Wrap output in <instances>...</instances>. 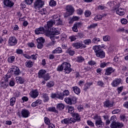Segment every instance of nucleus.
Segmentation results:
<instances>
[{
	"mask_svg": "<svg viewBox=\"0 0 128 128\" xmlns=\"http://www.w3.org/2000/svg\"><path fill=\"white\" fill-rule=\"evenodd\" d=\"M66 10V14L64 16L65 18H68L69 16H72V14L74 12V8L70 5H68L65 8Z\"/></svg>",
	"mask_w": 128,
	"mask_h": 128,
	"instance_id": "3",
	"label": "nucleus"
},
{
	"mask_svg": "<svg viewBox=\"0 0 128 128\" xmlns=\"http://www.w3.org/2000/svg\"><path fill=\"white\" fill-rule=\"evenodd\" d=\"M50 96L52 98H58L59 100H64V96H62V93H52Z\"/></svg>",
	"mask_w": 128,
	"mask_h": 128,
	"instance_id": "9",
	"label": "nucleus"
},
{
	"mask_svg": "<svg viewBox=\"0 0 128 128\" xmlns=\"http://www.w3.org/2000/svg\"><path fill=\"white\" fill-rule=\"evenodd\" d=\"M97 58H104L106 56V53L102 50H100L96 54Z\"/></svg>",
	"mask_w": 128,
	"mask_h": 128,
	"instance_id": "20",
	"label": "nucleus"
},
{
	"mask_svg": "<svg viewBox=\"0 0 128 128\" xmlns=\"http://www.w3.org/2000/svg\"><path fill=\"white\" fill-rule=\"evenodd\" d=\"M56 70L57 72H62V70H64V66H62V64L58 66Z\"/></svg>",
	"mask_w": 128,
	"mask_h": 128,
	"instance_id": "50",
	"label": "nucleus"
},
{
	"mask_svg": "<svg viewBox=\"0 0 128 128\" xmlns=\"http://www.w3.org/2000/svg\"><path fill=\"white\" fill-rule=\"evenodd\" d=\"M18 44V40L14 36H10L8 40V44L10 46H16Z\"/></svg>",
	"mask_w": 128,
	"mask_h": 128,
	"instance_id": "7",
	"label": "nucleus"
},
{
	"mask_svg": "<svg viewBox=\"0 0 128 128\" xmlns=\"http://www.w3.org/2000/svg\"><path fill=\"white\" fill-rule=\"evenodd\" d=\"M62 50L60 47L56 48L54 50L52 51V54H62Z\"/></svg>",
	"mask_w": 128,
	"mask_h": 128,
	"instance_id": "30",
	"label": "nucleus"
},
{
	"mask_svg": "<svg viewBox=\"0 0 128 128\" xmlns=\"http://www.w3.org/2000/svg\"><path fill=\"white\" fill-rule=\"evenodd\" d=\"M94 20L96 21L102 20V16L100 14H98V15L95 16Z\"/></svg>",
	"mask_w": 128,
	"mask_h": 128,
	"instance_id": "47",
	"label": "nucleus"
},
{
	"mask_svg": "<svg viewBox=\"0 0 128 128\" xmlns=\"http://www.w3.org/2000/svg\"><path fill=\"white\" fill-rule=\"evenodd\" d=\"M116 14H118V16H124V8H119L116 10Z\"/></svg>",
	"mask_w": 128,
	"mask_h": 128,
	"instance_id": "25",
	"label": "nucleus"
},
{
	"mask_svg": "<svg viewBox=\"0 0 128 128\" xmlns=\"http://www.w3.org/2000/svg\"><path fill=\"white\" fill-rule=\"evenodd\" d=\"M40 12H41L42 14H47L46 9V8L42 9Z\"/></svg>",
	"mask_w": 128,
	"mask_h": 128,
	"instance_id": "64",
	"label": "nucleus"
},
{
	"mask_svg": "<svg viewBox=\"0 0 128 128\" xmlns=\"http://www.w3.org/2000/svg\"><path fill=\"white\" fill-rule=\"evenodd\" d=\"M38 58V54H32L30 56V58H32V60H36Z\"/></svg>",
	"mask_w": 128,
	"mask_h": 128,
	"instance_id": "63",
	"label": "nucleus"
},
{
	"mask_svg": "<svg viewBox=\"0 0 128 128\" xmlns=\"http://www.w3.org/2000/svg\"><path fill=\"white\" fill-rule=\"evenodd\" d=\"M103 40L104 42H110V36L108 35L104 36Z\"/></svg>",
	"mask_w": 128,
	"mask_h": 128,
	"instance_id": "46",
	"label": "nucleus"
},
{
	"mask_svg": "<svg viewBox=\"0 0 128 128\" xmlns=\"http://www.w3.org/2000/svg\"><path fill=\"white\" fill-rule=\"evenodd\" d=\"M55 24L56 20H50V21H48L47 22L46 26H44L46 28V30H50V28Z\"/></svg>",
	"mask_w": 128,
	"mask_h": 128,
	"instance_id": "10",
	"label": "nucleus"
},
{
	"mask_svg": "<svg viewBox=\"0 0 128 128\" xmlns=\"http://www.w3.org/2000/svg\"><path fill=\"white\" fill-rule=\"evenodd\" d=\"M53 35L51 36L50 37V40H54V38H58V36H56V34H60V32L56 31V28H54L53 31Z\"/></svg>",
	"mask_w": 128,
	"mask_h": 128,
	"instance_id": "17",
	"label": "nucleus"
},
{
	"mask_svg": "<svg viewBox=\"0 0 128 128\" xmlns=\"http://www.w3.org/2000/svg\"><path fill=\"white\" fill-rule=\"evenodd\" d=\"M46 74V70L44 69L40 70L38 72V78H42Z\"/></svg>",
	"mask_w": 128,
	"mask_h": 128,
	"instance_id": "18",
	"label": "nucleus"
},
{
	"mask_svg": "<svg viewBox=\"0 0 128 128\" xmlns=\"http://www.w3.org/2000/svg\"><path fill=\"white\" fill-rule=\"evenodd\" d=\"M15 58H16L14 57V56H10L8 59V62H10V64H12V62H14Z\"/></svg>",
	"mask_w": 128,
	"mask_h": 128,
	"instance_id": "51",
	"label": "nucleus"
},
{
	"mask_svg": "<svg viewBox=\"0 0 128 128\" xmlns=\"http://www.w3.org/2000/svg\"><path fill=\"white\" fill-rule=\"evenodd\" d=\"M25 66H26V68H32V66H34V62H32L30 60H28L26 61V62L25 63Z\"/></svg>",
	"mask_w": 128,
	"mask_h": 128,
	"instance_id": "24",
	"label": "nucleus"
},
{
	"mask_svg": "<svg viewBox=\"0 0 128 128\" xmlns=\"http://www.w3.org/2000/svg\"><path fill=\"white\" fill-rule=\"evenodd\" d=\"M16 97H12L10 99V106H14V104H16Z\"/></svg>",
	"mask_w": 128,
	"mask_h": 128,
	"instance_id": "34",
	"label": "nucleus"
},
{
	"mask_svg": "<svg viewBox=\"0 0 128 128\" xmlns=\"http://www.w3.org/2000/svg\"><path fill=\"white\" fill-rule=\"evenodd\" d=\"M44 46V43L37 42L38 48H42Z\"/></svg>",
	"mask_w": 128,
	"mask_h": 128,
	"instance_id": "62",
	"label": "nucleus"
},
{
	"mask_svg": "<svg viewBox=\"0 0 128 128\" xmlns=\"http://www.w3.org/2000/svg\"><path fill=\"white\" fill-rule=\"evenodd\" d=\"M56 108L58 110H62L64 109V104L62 103L57 104Z\"/></svg>",
	"mask_w": 128,
	"mask_h": 128,
	"instance_id": "29",
	"label": "nucleus"
},
{
	"mask_svg": "<svg viewBox=\"0 0 128 128\" xmlns=\"http://www.w3.org/2000/svg\"><path fill=\"white\" fill-rule=\"evenodd\" d=\"M10 72L12 74L19 76L20 74V70L18 67L16 66H12L10 68Z\"/></svg>",
	"mask_w": 128,
	"mask_h": 128,
	"instance_id": "6",
	"label": "nucleus"
},
{
	"mask_svg": "<svg viewBox=\"0 0 128 128\" xmlns=\"http://www.w3.org/2000/svg\"><path fill=\"white\" fill-rule=\"evenodd\" d=\"M72 116L73 118H76V120H80V114L78 113L74 112L72 114Z\"/></svg>",
	"mask_w": 128,
	"mask_h": 128,
	"instance_id": "38",
	"label": "nucleus"
},
{
	"mask_svg": "<svg viewBox=\"0 0 128 128\" xmlns=\"http://www.w3.org/2000/svg\"><path fill=\"white\" fill-rule=\"evenodd\" d=\"M84 60V58L82 56H78L76 60V62H82Z\"/></svg>",
	"mask_w": 128,
	"mask_h": 128,
	"instance_id": "54",
	"label": "nucleus"
},
{
	"mask_svg": "<svg viewBox=\"0 0 128 128\" xmlns=\"http://www.w3.org/2000/svg\"><path fill=\"white\" fill-rule=\"evenodd\" d=\"M62 95L63 96V98L64 96H70V91H68V90H64Z\"/></svg>",
	"mask_w": 128,
	"mask_h": 128,
	"instance_id": "53",
	"label": "nucleus"
},
{
	"mask_svg": "<svg viewBox=\"0 0 128 128\" xmlns=\"http://www.w3.org/2000/svg\"><path fill=\"white\" fill-rule=\"evenodd\" d=\"M17 54H24V51L22 49L18 48L16 50Z\"/></svg>",
	"mask_w": 128,
	"mask_h": 128,
	"instance_id": "58",
	"label": "nucleus"
},
{
	"mask_svg": "<svg viewBox=\"0 0 128 128\" xmlns=\"http://www.w3.org/2000/svg\"><path fill=\"white\" fill-rule=\"evenodd\" d=\"M63 70L65 74H68L71 72H72V68H70V64L68 62L62 63Z\"/></svg>",
	"mask_w": 128,
	"mask_h": 128,
	"instance_id": "4",
	"label": "nucleus"
},
{
	"mask_svg": "<svg viewBox=\"0 0 128 128\" xmlns=\"http://www.w3.org/2000/svg\"><path fill=\"white\" fill-rule=\"evenodd\" d=\"M76 13L80 16L84 14V10L80 8H78L76 10Z\"/></svg>",
	"mask_w": 128,
	"mask_h": 128,
	"instance_id": "61",
	"label": "nucleus"
},
{
	"mask_svg": "<svg viewBox=\"0 0 128 128\" xmlns=\"http://www.w3.org/2000/svg\"><path fill=\"white\" fill-rule=\"evenodd\" d=\"M16 82L17 84H24V79L22 77L16 76Z\"/></svg>",
	"mask_w": 128,
	"mask_h": 128,
	"instance_id": "23",
	"label": "nucleus"
},
{
	"mask_svg": "<svg viewBox=\"0 0 128 128\" xmlns=\"http://www.w3.org/2000/svg\"><path fill=\"white\" fill-rule=\"evenodd\" d=\"M4 4L7 8H12L14 6V2L11 0H4Z\"/></svg>",
	"mask_w": 128,
	"mask_h": 128,
	"instance_id": "14",
	"label": "nucleus"
},
{
	"mask_svg": "<svg viewBox=\"0 0 128 128\" xmlns=\"http://www.w3.org/2000/svg\"><path fill=\"white\" fill-rule=\"evenodd\" d=\"M97 85L101 88H104V83L102 80H99L97 82Z\"/></svg>",
	"mask_w": 128,
	"mask_h": 128,
	"instance_id": "45",
	"label": "nucleus"
},
{
	"mask_svg": "<svg viewBox=\"0 0 128 128\" xmlns=\"http://www.w3.org/2000/svg\"><path fill=\"white\" fill-rule=\"evenodd\" d=\"M63 124H70V118H66L61 121Z\"/></svg>",
	"mask_w": 128,
	"mask_h": 128,
	"instance_id": "39",
	"label": "nucleus"
},
{
	"mask_svg": "<svg viewBox=\"0 0 128 128\" xmlns=\"http://www.w3.org/2000/svg\"><path fill=\"white\" fill-rule=\"evenodd\" d=\"M34 32L36 34H44L46 33V30L43 27H40L35 30Z\"/></svg>",
	"mask_w": 128,
	"mask_h": 128,
	"instance_id": "15",
	"label": "nucleus"
},
{
	"mask_svg": "<svg viewBox=\"0 0 128 128\" xmlns=\"http://www.w3.org/2000/svg\"><path fill=\"white\" fill-rule=\"evenodd\" d=\"M42 102V100H38L35 102H33L32 104V108H36V106H40Z\"/></svg>",
	"mask_w": 128,
	"mask_h": 128,
	"instance_id": "28",
	"label": "nucleus"
},
{
	"mask_svg": "<svg viewBox=\"0 0 128 128\" xmlns=\"http://www.w3.org/2000/svg\"><path fill=\"white\" fill-rule=\"evenodd\" d=\"M72 46L75 48H86V46L82 44V41L73 43Z\"/></svg>",
	"mask_w": 128,
	"mask_h": 128,
	"instance_id": "8",
	"label": "nucleus"
},
{
	"mask_svg": "<svg viewBox=\"0 0 128 128\" xmlns=\"http://www.w3.org/2000/svg\"><path fill=\"white\" fill-rule=\"evenodd\" d=\"M81 26H82V24L80 22H77L74 24V26L72 28V30L75 32H78V28L80 27Z\"/></svg>",
	"mask_w": 128,
	"mask_h": 128,
	"instance_id": "19",
	"label": "nucleus"
},
{
	"mask_svg": "<svg viewBox=\"0 0 128 128\" xmlns=\"http://www.w3.org/2000/svg\"><path fill=\"white\" fill-rule=\"evenodd\" d=\"M37 42H40V44H44V38H42V37L38 38L36 39Z\"/></svg>",
	"mask_w": 128,
	"mask_h": 128,
	"instance_id": "48",
	"label": "nucleus"
},
{
	"mask_svg": "<svg viewBox=\"0 0 128 128\" xmlns=\"http://www.w3.org/2000/svg\"><path fill=\"white\" fill-rule=\"evenodd\" d=\"M68 112L70 114H72L74 112V108L72 106H68Z\"/></svg>",
	"mask_w": 128,
	"mask_h": 128,
	"instance_id": "41",
	"label": "nucleus"
},
{
	"mask_svg": "<svg viewBox=\"0 0 128 128\" xmlns=\"http://www.w3.org/2000/svg\"><path fill=\"white\" fill-rule=\"evenodd\" d=\"M54 86V84L53 82H50L47 83L46 86L50 88H52Z\"/></svg>",
	"mask_w": 128,
	"mask_h": 128,
	"instance_id": "57",
	"label": "nucleus"
},
{
	"mask_svg": "<svg viewBox=\"0 0 128 128\" xmlns=\"http://www.w3.org/2000/svg\"><path fill=\"white\" fill-rule=\"evenodd\" d=\"M66 54H68L69 56H72L74 54V50L72 49V48H68L66 50Z\"/></svg>",
	"mask_w": 128,
	"mask_h": 128,
	"instance_id": "33",
	"label": "nucleus"
},
{
	"mask_svg": "<svg viewBox=\"0 0 128 128\" xmlns=\"http://www.w3.org/2000/svg\"><path fill=\"white\" fill-rule=\"evenodd\" d=\"M38 90H34L30 92V96L32 98H36L38 96Z\"/></svg>",
	"mask_w": 128,
	"mask_h": 128,
	"instance_id": "13",
	"label": "nucleus"
},
{
	"mask_svg": "<svg viewBox=\"0 0 128 128\" xmlns=\"http://www.w3.org/2000/svg\"><path fill=\"white\" fill-rule=\"evenodd\" d=\"M96 26H98V24H92L90 26H88V28L90 30L92 28H94Z\"/></svg>",
	"mask_w": 128,
	"mask_h": 128,
	"instance_id": "56",
	"label": "nucleus"
},
{
	"mask_svg": "<svg viewBox=\"0 0 128 128\" xmlns=\"http://www.w3.org/2000/svg\"><path fill=\"white\" fill-rule=\"evenodd\" d=\"M104 108H112L114 106V102H110L109 100L106 101L104 102Z\"/></svg>",
	"mask_w": 128,
	"mask_h": 128,
	"instance_id": "21",
	"label": "nucleus"
},
{
	"mask_svg": "<svg viewBox=\"0 0 128 128\" xmlns=\"http://www.w3.org/2000/svg\"><path fill=\"white\" fill-rule=\"evenodd\" d=\"M92 84V83H90V82H87L86 84L84 86V92H86V90H88V88H90V86Z\"/></svg>",
	"mask_w": 128,
	"mask_h": 128,
	"instance_id": "35",
	"label": "nucleus"
},
{
	"mask_svg": "<svg viewBox=\"0 0 128 128\" xmlns=\"http://www.w3.org/2000/svg\"><path fill=\"white\" fill-rule=\"evenodd\" d=\"M42 78H44L45 82H48V80H50V74L47 73L45 74L44 76H43Z\"/></svg>",
	"mask_w": 128,
	"mask_h": 128,
	"instance_id": "37",
	"label": "nucleus"
},
{
	"mask_svg": "<svg viewBox=\"0 0 128 128\" xmlns=\"http://www.w3.org/2000/svg\"><path fill=\"white\" fill-rule=\"evenodd\" d=\"M69 40H70V42H74L78 40V36H71L69 37Z\"/></svg>",
	"mask_w": 128,
	"mask_h": 128,
	"instance_id": "43",
	"label": "nucleus"
},
{
	"mask_svg": "<svg viewBox=\"0 0 128 128\" xmlns=\"http://www.w3.org/2000/svg\"><path fill=\"white\" fill-rule=\"evenodd\" d=\"M93 120H96L95 124L96 126L98 128H104V124L102 120V118L100 116H98V114H96L93 116Z\"/></svg>",
	"mask_w": 128,
	"mask_h": 128,
	"instance_id": "1",
	"label": "nucleus"
},
{
	"mask_svg": "<svg viewBox=\"0 0 128 128\" xmlns=\"http://www.w3.org/2000/svg\"><path fill=\"white\" fill-rule=\"evenodd\" d=\"M92 50H94L96 54H97V52L102 50V47L100 46V45L95 46L92 47Z\"/></svg>",
	"mask_w": 128,
	"mask_h": 128,
	"instance_id": "27",
	"label": "nucleus"
},
{
	"mask_svg": "<svg viewBox=\"0 0 128 128\" xmlns=\"http://www.w3.org/2000/svg\"><path fill=\"white\" fill-rule=\"evenodd\" d=\"M100 42V38H94L92 40V44H98V42Z\"/></svg>",
	"mask_w": 128,
	"mask_h": 128,
	"instance_id": "49",
	"label": "nucleus"
},
{
	"mask_svg": "<svg viewBox=\"0 0 128 128\" xmlns=\"http://www.w3.org/2000/svg\"><path fill=\"white\" fill-rule=\"evenodd\" d=\"M122 82V80L120 78H116L113 80L111 83V86L113 88H116Z\"/></svg>",
	"mask_w": 128,
	"mask_h": 128,
	"instance_id": "12",
	"label": "nucleus"
},
{
	"mask_svg": "<svg viewBox=\"0 0 128 128\" xmlns=\"http://www.w3.org/2000/svg\"><path fill=\"white\" fill-rule=\"evenodd\" d=\"M49 6L52 8L56 6V1L54 0H50L49 2Z\"/></svg>",
	"mask_w": 128,
	"mask_h": 128,
	"instance_id": "40",
	"label": "nucleus"
},
{
	"mask_svg": "<svg viewBox=\"0 0 128 128\" xmlns=\"http://www.w3.org/2000/svg\"><path fill=\"white\" fill-rule=\"evenodd\" d=\"M120 22L122 24H128V20L124 18H123L121 19Z\"/></svg>",
	"mask_w": 128,
	"mask_h": 128,
	"instance_id": "60",
	"label": "nucleus"
},
{
	"mask_svg": "<svg viewBox=\"0 0 128 128\" xmlns=\"http://www.w3.org/2000/svg\"><path fill=\"white\" fill-rule=\"evenodd\" d=\"M47 110L48 112H55V114H58V110H56V107L54 106H52V107H49L47 108Z\"/></svg>",
	"mask_w": 128,
	"mask_h": 128,
	"instance_id": "26",
	"label": "nucleus"
},
{
	"mask_svg": "<svg viewBox=\"0 0 128 128\" xmlns=\"http://www.w3.org/2000/svg\"><path fill=\"white\" fill-rule=\"evenodd\" d=\"M83 42L86 46H90V44L92 42V40L88 38L84 40L83 41Z\"/></svg>",
	"mask_w": 128,
	"mask_h": 128,
	"instance_id": "36",
	"label": "nucleus"
},
{
	"mask_svg": "<svg viewBox=\"0 0 128 128\" xmlns=\"http://www.w3.org/2000/svg\"><path fill=\"white\" fill-rule=\"evenodd\" d=\"M44 3L42 0H36L34 4V8H35V12H40V8L44 6Z\"/></svg>",
	"mask_w": 128,
	"mask_h": 128,
	"instance_id": "2",
	"label": "nucleus"
},
{
	"mask_svg": "<svg viewBox=\"0 0 128 128\" xmlns=\"http://www.w3.org/2000/svg\"><path fill=\"white\" fill-rule=\"evenodd\" d=\"M72 90L76 94H80V89L78 87L75 86L72 88Z\"/></svg>",
	"mask_w": 128,
	"mask_h": 128,
	"instance_id": "32",
	"label": "nucleus"
},
{
	"mask_svg": "<svg viewBox=\"0 0 128 128\" xmlns=\"http://www.w3.org/2000/svg\"><path fill=\"white\" fill-rule=\"evenodd\" d=\"M21 114L22 118H28V116H30V111L26 109L22 110Z\"/></svg>",
	"mask_w": 128,
	"mask_h": 128,
	"instance_id": "16",
	"label": "nucleus"
},
{
	"mask_svg": "<svg viewBox=\"0 0 128 128\" xmlns=\"http://www.w3.org/2000/svg\"><path fill=\"white\" fill-rule=\"evenodd\" d=\"M84 14L85 18H88L89 16H90V15L92 14V12L90 10H86L84 12Z\"/></svg>",
	"mask_w": 128,
	"mask_h": 128,
	"instance_id": "42",
	"label": "nucleus"
},
{
	"mask_svg": "<svg viewBox=\"0 0 128 128\" xmlns=\"http://www.w3.org/2000/svg\"><path fill=\"white\" fill-rule=\"evenodd\" d=\"M124 126V124L122 122H112L110 124V127L112 128H120Z\"/></svg>",
	"mask_w": 128,
	"mask_h": 128,
	"instance_id": "11",
	"label": "nucleus"
},
{
	"mask_svg": "<svg viewBox=\"0 0 128 128\" xmlns=\"http://www.w3.org/2000/svg\"><path fill=\"white\" fill-rule=\"evenodd\" d=\"M78 98L75 96L72 97H68L64 98V100L68 104H76Z\"/></svg>",
	"mask_w": 128,
	"mask_h": 128,
	"instance_id": "5",
	"label": "nucleus"
},
{
	"mask_svg": "<svg viewBox=\"0 0 128 128\" xmlns=\"http://www.w3.org/2000/svg\"><path fill=\"white\" fill-rule=\"evenodd\" d=\"M42 98H43V102H46L50 100V98L48 97V96L46 93L42 94Z\"/></svg>",
	"mask_w": 128,
	"mask_h": 128,
	"instance_id": "31",
	"label": "nucleus"
},
{
	"mask_svg": "<svg viewBox=\"0 0 128 128\" xmlns=\"http://www.w3.org/2000/svg\"><path fill=\"white\" fill-rule=\"evenodd\" d=\"M1 88H8V83L6 82H2L0 84Z\"/></svg>",
	"mask_w": 128,
	"mask_h": 128,
	"instance_id": "55",
	"label": "nucleus"
},
{
	"mask_svg": "<svg viewBox=\"0 0 128 128\" xmlns=\"http://www.w3.org/2000/svg\"><path fill=\"white\" fill-rule=\"evenodd\" d=\"M87 124H88V126H91V127L94 126V124L90 120H87Z\"/></svg>",
	"mask_w": 128,
	"mask_h": 128,
	"instance_id": "59",
	"label": "nucleus"
},
{
	"mask_svg": "<svg viewBox=\"0 0 128 128\" xmlns=\"http://www.w3.org/2000/svg\"><path fill=\"white\" fill-rule=\"evenodd\" d=\"M114 72V70L112 67L108 68L106 70L105 74L106 76H110V74H112Z\"/></svg>",
	"mask_w": 128,
	"mask_h": 128,
	"instance_id": "22",
	"label": "nucleus"
},
{
	"mask_svg": "<svg viewBox=\"0 0 128 128\" xmlns=\"http://www.w3.org/2000/svg\"><path fill=\"white\" fill-rule=\"evenodd\" d=\"M44 123L46 124H47L48 126V124H50V118H48L44 117Z\"/></svg>",
	"mask_w": 128,
	"mask_h": 128,
	"instance_id": "52",
	"label": "nucleus"
},
{
	"mask_svg": "<svg viewBox=\"0 0 128 128\" xmlns=\"http://www.w3.org/2000/svg\"><path fill=\"white\" fill-rule=\"evenodd\" d=\"M56 24L58 26H62L64 24V22L62 19H60H60L56 20Z\"/></svg>",
	"mask_w": 128,
	"mask_h": 128,
	"instance_id": "44",
	"label": "nucleus"
}]
</instances>
